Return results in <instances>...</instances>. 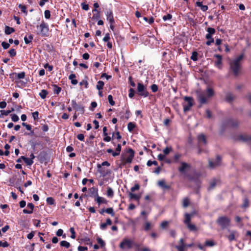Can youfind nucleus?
<instances>
[{
    "label": "nucleus",
    "mask_w": 251,
    "mask_h": 251,
    "mask_svg": "<svg viewBox=\"0 0 251 251\" xmlns=\"http://www.w3.org/2000/svg\"><path fill=\"white\" fill-rule=\"evenodd\" d=\"M214 94L213 90L208 87L205 92H202L198 93V99L199 102L201 104L206 103L208 99L212 97Z\"/></svg>",
    "instance_id": "f257e3e1"
},
{
    "label": "nucleus",
    "mask_w": 251,
    "mask_h": 251,
    "mask_svg": "<svg viewBox=\"0 0 251 251\" xmlns=\"http://www.w3.org/2000/svg\"><path fill=\"white\" fill-rule=\"evenodd\" d=\"M37 35L48 36L49 33V27L47 23L42 21L40 25L36 26V30L34 32Z\"/></svg>",
    "instance_id": "f03ea898"
},
{
    "label": "nucleus",
    "mask_w": 251,
    "mask_h": 251,
    "mask_svg": "<svg viewBox=\"0 0 251 251\" xmlns=\"http://www.w3.org/2000/svg\"><path fill=\"white\" fill-rule=\"evenodd\" d=\"M244 54H241L230 63V68L234 75H237L241 67V61L243 59Z\"/></svg>",
    "instance_id": "7ed1b4c3"
},
{
    "label": "nucleus",
    "mask_w": 251,
    "mask_h": 251,
    "mask_svg": "<svg viewBox=\"0 0 251 251\" xmlns=\"http://www.w3.org/2000/svg\"><path fill=\"white\" fill-rule=\"evenodd\" d=\"M217 223L222 229H225L229 226L230 219L227 216H220L217 220Z\"/></svg>",
    "instance_id": "20e7f679"
},
{
    "label": "nucleus",
    "mask_w": 251,
    "mask_h": 251,
    "mask_svg": "<svg viewBox=\"0 0 251 251\" xmlns=\"http://www.w3.org/2000/svg\"><path fill=\"white\" fill-rule=\"evenodd\" d=\"M206 31L208 33L206 34L205 36L206 39H207V41L206 42V44L207 46H210L211 44L214 41L212 35L215 34L216 30L214 28L208 27L206 29Z\"/></svg>",
    "instance_id": "39448f33"
},
{
    "label": "nucleus",
    "mask_w": 251,
    "mask_h": 251,
    "mask_svg": "<svg viewBox=\"0 0 251 251\" xmlns=\"http://www.w3.org/2000/svg\"><path fill=\"white\" fill-rule=\"evenodd\" d=\"M184 100L186 102L183 103V111L184 112H186L189 111L193 105V100L192 97H185Z\"/></svg>",
    "instance_id": "423d86ee"
},
{
    "label": "nucleus",
    "mask_w": 251,
    "mask_h": 251,
    "mask_svg": "<svg viewBox=\"0 0 251 251\" xmlns=\"http://www.w3.org/2000/svg\"><path fill=\"white\" fill-rule=\"evenodd\" d=\"M137 92L139 95L142 96L144 98L149 96V93L147 90L146 87L141 83H138L137 84Z\"/></svg>",
    "instance_id": "0eeeda50"
},
{
    "label": "nucleus",
    "mask_w": 251,
    "mask_h": 251,
    "mask_svg": "<svg viewBox=\"0 0 251 251\" xmlns=\"http://www.w3.org/2000/svg\"><path fill=\"white\" fill-rule=\"evenodd\" d=\"M133 242L132 240L127 238H125L121 242L120 244V248L122 249H125L126 248L130 249L131 248Z\"/></svg>",
    "instance_id": "6e6552de"
},
{
    "label": "nucleus",
    "mask_w": 251,
    "mask_h": 251,
    "mask_svg": "<svg viewBox=\"0 0 251 251\" xmlns=\"http://www.w3.org/2000/svg\"><path fill=\"white\" fill-rule=\"evenodd\" d=\"M93 190L96 193V196H97V198L95 201L99 204V205H100L101 203L106 204L107 203V201L103 197L99 196L98 190L96 188L92 187L91 188V190Z\"/></svg>",
    "instance_id": "1a4fd4ad"
},
{
    "label": "nucleus",
    "mask_w": 251,
    "mask_h": 251,
    "mask_svg": "<svg viewBox=\"0 0 251 251\" xmlns=\"http://www.w3.org/2000/svg\"><path fill=\"white\" fill-rule=\"evenodd\" d=\"M221 158L220 156L218 155L216 157V160L213 162L212 161H209V166L210 168H215L217 166H219L221 165Z\"/></svg>",
    "instance_id": "9d476101"
},
{
    "label": "nucleus",
    "mask_w": 251,
    "mask_h": 251,
    "mask_svg": "<svg viewBox=\"0 0 251 251\" xmlns=\"http://www.w3.org/2000/svg\"><path fill=\"white\" fill-rule=\"evenodd\" d=\"M129 151L130 152V154L123 159L125 164L131 163L134 157V151L132 149H129Z\"/></svg>",
    "instance_id": "9b49d317"
},
{
    "label": "nucleus",
    "mask_w": 251,
    "mask_h": 251,
    "mask_svg": "<svg viewBox=\"0 0 251 251\" xmlns=\"http://www.w3.org/2000/svg\"><path fill=\"white\" fill-rule=\"evenodd\" d=\"M198 141L199 147L202 145H205L207 143L206 137L203 134H201L198 135Z\"/></svg>",
    "instance_id": "f8f14e48"
},
{
    "label": "nucleus",
    "mask_w": 251,
    "mask_h": 251,
    "mask_svg": "<svg viewBox=\"0 0 251 251\" xmlns=\"http://www.w3.org/2000/svg\"><path fill=\"white\" fill-rule=\"evenodd\" d=\"M230 232L229 235H227L226 237L228 240L230 242L235 240L236 238L238 237V234L236 230H228Z\"/></svg>",
    "instance_id": "ddd939ff"
},
{
    "label": "nucleus",
    "mask_w": 251,
    "mask_h": 251,
    "mask_svg": "<svg viewBox=\"0 0 251 251\" xmlns=\"http://www.w3.org/2000/svg\"><path fill=\"white\" fill-rule=\"evenodd\" d=\"M34 207V205L32 203H28L27 205V208L29 209L27 210L26 209H25L23 210L24 213L25 214H31L33 212V210Z\"/></svg>",
    "instance_id": "4468645a"
},
{
    "label": "nucleus",
    "mask_w": 251,
    "mask_h": 251,
    "mask_svg": "<svg viewBox=\"0 0 251 251\" xmlns=\"http://www.w3.org/2000/svg\"><path fill=\"white\" fill-rule=\"evenodd\" d=\"M106 16L107 20L109 21V23H114V20L113 18L112 11L111 10L107 11L106 12Z\"/></svg>",
    "instance_id": "2eb2a0df"
},
{
    "label": "nucleus",
    "mask_w": 251,
    "mask_h": 251,
    "mask_svg": "<svg viewBox=\"0 0 251 251\" xmlns=\"http://www.w3.org/2000/svg\"><path fill=\"white\" fill-rule=\"evenodd\" d=\"M215 57L217 58V60L215 62V65L219 69L221 68V65L222 63V57L220 54H216L215 55Z\"/></svg>",
    "instance_id": "dca6fc26"
},
{
    "label": "nucleus",
    "mask_w": 251,
    "mask_h": 251,
    "mask_svg": "<svg viewBox=\"0 0 251 251\" xmlns=\"http://www.w3.org/2000/svg\"><path fill=\"white\" fill-rule=\"evenodd\" d=\"M112 225V221L108 218L106 220L105 223H102L100 225V228L102 230H104L106 229L107 226H110Z\"/></svg>",
    "instance_id": "f3484780"
},
{
    "label": "nucleus",
    "mask_w": 251,
    "mask_h": 251,
    "mask_svg": "<svg viewBox=\"0 0 251 251\" xmlns=\"http://www.w3.org/2000/svg\"><path fill=\"white\" fill-rule=\"evenodd\" d=\"M72 105L74 109H75L77 111H79L81 112H83V109L82 107L78 105L75 100L72 101Z\"/></svg>",
    "instance_id": "a211bd4d"
},
{
    "label": "nucleus",
    "mask_w": 251,
    "mask_h": 251,
    "mask_svg": "<svg viewBox=\"0 0 251 251\" xmlns=\"http://www.w3.org/2000/svg\"><path fill=\"white\" fill-rule=\"evenodd\" d=\"M181 166L179 168V171L181 173H183L187 169H188L190 167V165L185 162H182L181 163Z\"/></svg>",
    "instance_id": "6ab92c4d"
},
{
    "label": "nucleus",
    "mask_w": 251,
    "mask_h": 251,
    "mask_svg": "<svg viewBox=\"0 0 251 251\" xmlns=\"http://www.w3.org/2000/svg\"><path fill=\"white\" fill-rule=\"evenodd\" d=\"M240 139L244 142H248L249 144H251V136L247 135H242L240 136Z\"/></svg>",
    "instance_id": "aec40b11"
},
{
    "label": "nucleus",
    "mask_w": 251,
    "mask_h": 251,
    "mask_svg": "<svg viewBox=\"0 0 251 251\" xmlns=\"http://www.w3.org/2000/svg\"><path fill=\"white\" fill-rule=\"evenodd\" d=\"M196 4L197 6L200 7L201 10L203 12L207 11L208 9V6L207 5H202V2L197 1Z\"/></svg>",
    "instance_id": "412c9836"
},
{
    "label": "nucleus",
    "mask_w": 251,
    "mask_h": 251,
    "mask_svg": "<svg viewBox=\"0 0 251 251\" xmlns=\"http://www.w3.org/2000/svg\"><path fill=\"white\" fill-rule=\"evenodd\" d=\"M76 76L75 74H72L69 76V79L71 80V83L73 85H76L77 83V80L75 79Z\"/></svg>",
    "instance_id": "4be33fe9"
},
{
    "label": "nucleus",
    "mask_w": 251,
    "mask_h": 251,
    "mask_svg": "<svg viewBox=\"0 0 251 251\" xmlns=\"http://www.w3.org/2000/svg\"><path fill=\"white\" fill-rule=\"evenodd\" d=\"M21 158H22V159L25 161V163H26L27 165H31L33 163V161L29 158H26L22 156H21Z\"/></svg>",
    "instance_id": "5701e85b"
},
{
    "label": "nucleus",
    "mask_w": 251,
    "mask_h": 251,
    "mask_svg": "<svg viewBox=\"0 0 251 251\" xmlns=\"http://www.w3.org/2000/svg\"><path fill=\"white\" fill-rule=\"evenodd\" d=\"M121 151V146L120 144H118L117 148L116 149V151L114 152H113L112 156L114 157H115L116 156H118L120 154V151Z\"/></svg>",
    "instance_id": "b1692460"
},
{
    "label": "nucleus",
    "mask_w": 251,
    "mask_h": 251,
    "mask_svg": "<svg viewBox=\"0 0 251 251\" xmlns=\"http://www.w3.org/2000/svg\"><path fill=\"white\" fill-rule=\"evenodd\" d=\"M192 215L188 213H186L185 214V219H184V223L186 225L190 223Z\"/></svg>",
    "instance_id": "393cba45"
},
{
    "label": "nucleus",
    "mask_w": 251,
    "mask_h": 251,
    "mask_svg": "<svg viewBox=\"0 0 251 251\" xmlns=\"http://www.w3.org/2000/svg\"><path fill=\"white\" fill-rule=\"evenodd\" d=\"M104 85V83L101 80H99L97 82V84L96 85V88L99 91L102 90L103 88Z\"/></svg>",
    "instance_id": "a878e982"
},
{
    "label": "nucleus",
    "mask_w": 251,
    "mask_h": 251,
    "mask_svg": "<svg viewBox=\"0 0 251 251\" xmlns=\"http://www.w3.org/2000/svg\"><path fill=\"white\" fill-rule=\"evenodd\" d=\"M106 195L108 198H112L114 196V192L110 187H108L106 191Z\"/></svg>",
    "instance_id": "bb28decb"
},
{
    "label": "nucleus",
    "mask_w": 251,
    "mask_h": 251,
    "mask_svg": "<svg viewBox=\"0 0 251 251\" xmlns=\"http://www.w3.org/2000/svg\"><path fill=\"white\" fill-rule=\"evenodd\" d=\"M15 31V30L13 28L9 27L8 26H6L5 27V33L6 34L9 35Z\"/></svg>",
    "instance_id": "cd10ccee"
},
{
    "label": "nucleus",
    "mask_w": 251,
    "mask_h": 251,
    "mask_svg": "<svg viewBox=\"0 0 251 251\" xmlns=\"http://www.w3.org/2000/svg\"><path fill=\"white\" fill-rule=\"evenodd\" d=\"M129 197L131 199H134L136 201H139L140 199V196L139 195L135 194L132 193L129 194Z\"/></svg>",
    "instance_id": "c85d7f7f"
},
{
    "label": "nucleus",
    "mask_w": 251,
    "mask_h": 251,
    "mask_svg": "<svg viewBox=\"0 0 251 251\" xmlns=\"http://www.w3.org/2000/svg\"><path fill=\"white\" fill-rule=\"evenodd\" d=\"M235 221L236 223H238V226L240 227L243 226V224L242 222V219L239 216H236L235 217Z\"/></svg>",
    "instance_id": "c756f323"
},
{
    "label": "nucleus",
    "mask_w": 251,
    "mask_h": 251,
    "mask_svg": "<svg viewBox=\"0 0 251 251\" xmlns=\"http://www.w3.org/2000/svg\"><path fill=\"white\" fill-rule=\"evenodd\" d=\"M52 89L53 92L56 94H58L61 90V87L55 84L52 85Z\"/></svg>",
    "instance_id": "7c9ffc66"
},
{
    "label": "nucleus",
    "mask_w": 251,
    "mask_h": 251,
    "mask_svg": "<svg viewBox=\"0 0 251 251\" xmlns=\"http://www.w3.org/2000/svg\"><path fill=\"white\" fill-rule=\"evenodd\" d=\"M135 246L136 247V251H151V250L148 248H140L139 245L138 244H135Z\"/></svg>",
    "instance_id": "2f4dec72"
},
{
    "label": "nucleus",
    "mask_w": 251,
    "mask_h": 251,
    "mask_svg": "<svg viewBox=\"0 0 251 251\" xmlns=\"http://www.w3.org/2000/svg\"><path fill=\"white\" fill-rule=\"evenodd\" d=\"M60 245L61 247H65L67 249L69 248L70 247V243L66 241H61L60 243Z\"/></svg>",
    "instance_id": "473e14b6"
},
{
    "label": "nucleus",
    "mask_w": 251,
    "mask_h": 251,
    "mask_svg": "<svg viewBox=\"0 0 251 251\" xmlns=\"http://www.w3.org/2000/svg\"><path fill=\"white\" fill-rule=\"evenodd\" d=\"M33 36L32 35H29L28 37L25 36L24 38L25 42L26 44H28L30 42H31L33 40Z\"/></svg>",
    "instance_id": "72a5a7b5"
},
{
    "label": "nucleus",
    "mask_w": 251,
    "mask_h": 251,
    "mask_svg": "<svg viewBox=\"0 0 251 251\" xmlns=\"http://www.w3.org/2000/svg\"><path fill=\"white\" fill-rule=\"evenodd\" d=\"M135 127V124L132 122H129L127 125L128 130L129 132H132Z\"/></svg>",
    "instance_id": "f704fd0d"
},
{
    "label": "nucleus",
    "mask_w": 251,
    "mask_h": 251,
    "mask_svg": "<svg viewBox=\"0 0 251 251\" xmlns=\"http://www.w3.org/2000/svg\"><path fill=\"white\" fill-rule=\"evenodd\" d=\"M48 92L46 90H42L41 92L39 93V95L42 99H44L46 98Z\"/></svg>",
    "instance_id": "c9c22d12"
},
{
    "label": "nucleus",
    "mask_w": 251,
    "mask_h": 251,
    "mask_svg": "<svg viewBox=\"0 0 251 251\" xmlns=\"http://www.w3.org/2000/svg\"><path fill=\"white\" fill-rule=\"evenodd\" d=\"M158 184L160 187H162L163 188L168 189L169 188V186L165 184V182L164 180L159 181L158 182Z\"/></svg>",
    "instance_id": "e433bc0d"
},
{
    "label": "nucleus",
    "mask_w": 251,
    "mask_h": 251,
    "mask_svg": "<svg viewBox=\"0 0 251 251\" xmlns=\"http://www.w3.org/2000/svg\"><path fill=\"white\" fill-rule=\"evenodd\" d=\"M188 228L191 230V231H196L197 230V228L195 225L192 224L191 223H189L187 225Z\"/></svg>",
    "instance_id": "4c0bfd02"
},
{
    "label": "nucleus",
    "mask_w": 251,
    "mask_h": 251,
    "mask_svg": "<svg viewBox=\"0 0 251 251\" xmlns=\"http://www.w3.org/2000/svg\"><path fill=\"white\" fill-rule=\"evenodd\" d=\"M143 19L146 22H148L149 24L151 25L154 22V18L152 17H151L149 19L147 17H144Z\"/></svg>",
    "instance_id": "58836bf2"
},
{
    "label": "nucleus",
    "mask_w": 251,
    "mask_h": 251,
    "mask_svg": "<svg viewBox=\"0 0 251 251\" xmlns=\"http://www.w3.org/2000/svg\"><path fill=\"white\" fill-rule=\"evenodd\" d=\"M93 12H96L97 13L96 14H94L93 16V17L92 18L94 19H98L100 18V13H99V11L96 9H94L93 10Z\"/></svg>",
    "instance_id": "ea45409f"
},
{
    "label": "nucleus",
    "mask_w": 251,
    "mask_h": 251,
    "mask_svg": "<svg viewBox=\"0 0 251 251\" xmlns=\"http://www.w3.org/2000/svg\"><path fill=\"white\" fill-rule=\"evenodd\" d=\"M105 212L109 214H110L112 216H114L115 215L113 209L111 207L106 209Z\"/></svg>",
    "instance_id": "a19ab883"
},
{
    "label": "nucleus",
    "mask_w": 251,
    "mask_h": 251,
    "mask_svg": "<svg viewBox=\"0 0 251 251\" xmlns=\"http://www.w3.org/2000/svg\"><path fill=\"white\" fill-rule=\"evenodd\" d=\"M19 7L21 9V11L24 12L26 15L27 14V11L26 10V7L25 5L22 4L19 5Z\"/></svg>",
    "instance_id": "79ce46f5"
},
{
    "label": "nucleus",
    "mask_w": 251,
    "mask_h": 251,
    "mask_svg": "<svg viewBox=\"0 0 251 251\" xmlns=\"http://www.w3.org/2000/svg\"><path fill=\"white\" fill-rule=\"evenodd\" d=\"M47 202L50 205H53L54 203V200L52 197H48L46 200Z\"/></svg>",
    "instance_id": "37998d69"
},
{
    "label": "nucleus",
    "mask_w": 251,
    "mask_h": 251,
    "mask_svg": "<svg viewBox=\"0 0 251 251\" xmlns=\"http://www.w3.org/2000/svg\"><path fill=\"white\" fill-rule=\"evenodd\" d=\"M97 240L101 247H103L105 246V242L101 238L98 237Z\"/></svg>",
    "instance_id": "c03bdc74"
},
{
    "label": "nucleus",
    "mask_w": 251,
    "mask_h": 251,
    "mask_svg": "<svg viewBox=\"0 0 251 251\" xmlns=\"http://www.w3.org/2000/svg\"><path fill=\"white\" fill-rule=\"evenodd\" d=\"M70 231L71 233V238L72 239L75 238V232L74 227H71L70 228Z\"/></svg>",
    "instance_id": "a18cd8bd"
},
{
    "label": "nucleus",
    "mask_w": 251,
    "mask_h": 251,
    "mask_svg": "<svg viewBox=\"0 0 251 251\" xmlns=\"http://www.w3.org/2000/svg\"><path fill=\"white\" fill-rule=\"evenodd\" d=\"M172 150V148L171 147H166L163 150V151L164 153V155H165L168 154Z\"/></svg>",
    "instance_id": "49530a36"
},
{
    "label": "nucleus",
    "mask_w": 251,
    "mask_h": 251,
    "mask_svg": "<svg viewBox=\"0 0 251 251\" xmlns=\"http://www.w3.org/2000/svg\"><path fill=\"white\" fill-rule=\"evenodd\" d=\"M205 245L208 247H212L214 245V243L212 240H207L205 241Z\"/></svg>",
    "instance_id": "de8ad7c7"
},
{
    "label": "nucleus",
    "mask_w": 251,
    "mask_h": 251,
    "mask_svg": "<svg viewBox=\"0 0 251 251\" xmlns=\"http://www.w3.org/2000/svg\"><path fill=\"white\" fill-rule=\"evenodd\" d=\"M108 101L109 102V103L111 105H114L115 104V101L113 100V97L112 95H108Z\"/></svg>",
    "instance_id": "09e8293b"
},
{
    "label": "nucleus",
    "mask_w": 251,
    "mask_h": 251,
    "mask_svg": "<svg viewBox=\"0 0 251 251\" xmlns=\"http://www.w3.org/2000/svg\"><path fill=\"white\" fill-rule=\"evenodd\" d=\"M172 15L170 14H168L167 15H164L163 17V20L164 21H166L167 20H170L172 19Z\"/></svg>",
    "instance_id": "8fccbe9b"
},
{
    "label": "nucleus",
    "mask_w": 251,
    "mask_h": 251,
    "mask_svg": "<svg viewBox=\"0 0 251 251\" xmlns=\"http://www.w3.org/2000/svg\"><path fill=\"white\" fill-rule=\"evenodd\" d=\"M147 165L148 166H151L152 165H154L157 166L158 165V163L156 161L149 160L147 162Z\"/></svg>",
    "instance_id": "3c124183"
},
{
    "label": "nucleus",
    "mask_w": 251,
    "mask_h": 251,
    "mask_svg": "<svg viewBox=\"0 0 251 251\" xmlns=\"http://www.w3.org/2000/svg\"><path fill=\"white\" fill-rule=\"evenodd\" d=\"M198 53L196 51H194L192 53V56H191V59L193 61H197L198 59L197 58Z\"/></svg>",
    "instance_id": "603ef678"
},
{
    "label": "nucleus",
    "mask_w": 251,
    "mask_h": 251,
    "mask_svg": "<svg viewBox=\"0 0 251 251\" xmlns=\"http://www.w3.org/2000/svg\"><path fill=\"white\" fill-rule=\"evenodd\" d=\"M234 99V97L230 94L227 95L226 97V100L228 102L231 101Z\"/></svg>",
    "instance_id": "864d4df0"
},
{
    "label": "nucleus",
    "mask_w": 251,
    "mask_h": 251,
    "mask_svg": "<svg viewBox=\"0 0 251 251\" xmlns=\"http://www.w3.org/2000/svg\"><path fill=\"white\" fill-rule=\"evenodd\" d=\"M45 17L47 19H49L50 17V12L49 10H46L44 12Z\"/></svg>",
    "instance_id": "5fc2aeb1"
},
{
    "label": "nucleus",
    "mask_w": 251,
    "mask_h": 251,
    "mask_svg": "<svg viewBox=\"0 0 251 251\" xmlns=\"http://www.w3.org/2000/svg\"><path fill=\"white\" fill-rule=\"evenodd\" d=\"M140 188V185L138 184H136L134 186L131 188L130 190L132 192H134L136 190H139Z\"/></svg>",
    "instance_id": "6e6d98bb"
},
{
    "label": "nucleus",
    "mask_w": 251,
    "mask_h": 251,
    "mask_svg": "<svg viewBox=\"0 0 251 251\" xmlns=\"http://www.w3.org/2000/svg\"><path fill=\"white\" fill-rule=\"evenodd\" d=\"M134 94H135V91L134 90V89L132 88H130L129 90V94H128L129 97L130 98H132L134 96Z\"/></svg>",
    "instance_id": "4d7b16f0"
},
{
    "label": "nucleus",
    "mask_w": 251,
    "mask_h": 251,
    "mask_svg": "<svg viewBox=\"0 0 251 251\" xmlns=\"http://www.w3.org/2000/svg\"><path fill=\"white\" fill-rule=\"evenodd\" d=\"M217 180H216L215 179L211 181L210 183L209 188H210V189L213 188L217 184Z\"/></svg>",
    "instance_id": "13d9d810"
},
{
    "label": "nucleus",
    "mask_w": 251,
    "mask_h": 251,
    "mask_svg": "<svg viewBox=\"0 0 251 251\" xmlns=\"http://www.w3.org/2000/svg\"><path fill=\"white\" fill-rule=\"evenodd\" d=\"M79 85L81 86H84L85 88H88V83L87 80H83L79 83Z\"/></svg>",
    "instance_id": "bf43d9fd"
},
{
    "label": "nucleus",
    "mask_w": 251,
    "mask_h": 251,
    "mask_svg": "<svg viewBox=\"0 0 251 251\" xmlns=\"http://www.w3.org/2000/svg\"><path fill=\"white\" fill-rule=\"evenodd\" d=\"M249 206V200L248 199L246 198L244 200V202L242 204V207L243 208H246Z\"/></svg>",
    "instance_id": "052dcab7"
},
{
    "label": "nucleus",
    "mask_w": 251,
    "mask_h": 251,
    "mask_svg": "<svg viewBox=\"0 0 251 251\" xmlns=\"http://www.w3.org/2000/svg\"><path fill=\"white\" fill-rule=\"evenodd\" d=\"M9 53L11 57H14L16 55V51L15 49H11L9 50Z\"/></svg>",
    "instance_id": "680f3d73"
},
{
    "label": "nucleus",
    "mask_w": 251,
    "mask_h": 251,
    "mask_svg": "<svg viewBox=\"0 0 251 251\" xmlns=\"http://www.w3.org/2000/svg\"><path fill=\"white\" fill-rule=\"evenodd\" d=\"M110 39V34L107 33L105 34V36L103 38V41L105 42H109Z\"/></svg>",
    "instance_id": "e2e57ef3"
},
{
    "label": "nucleus",
    "mask_w": 251,
    "mask_h": 251,
    "mask_svg": "<svg viewBox=\"0 0 251 251\" xmlns=\"http://www.w3.org/2000/svg\"><path fill=\"white\" fill-rule=\"evenodd\" d=\"M189 201L188 199L185 198L183 201V206L184 207H186L189 205Z\"/></svg>",
    "instance_id": "0e129e2a"
},
{
    "label": "nucleus",
    "mask_w": 251,
    "mask_h": 251,
    "mask_svg": "<svg viewBox=\"0 0 251 251\" xmlns=\"http://www.w3.org/2000/svg\"><path fill=\"white\" fill-rule=\"evenodd\" d=\"M114 136H115V137L118 140L121 139L122 138V136L120 135V132L118 131H116L115 133H113V137H114Z\"/></svg>",
    "instance_id": "69168bd1"
},
{
    "label": "nucleus",
    "mask_w": 251,
    "mask_h": 251,
    "mask_svg": "<svg viewBox=\"0 0 251 251\" xmlns=\"http://www.w3.org/2000/svg\"><path fill=\"white\" fill-rule=\"evenodd\" d=\"M11 119L12 121L16 122L19 120V118L16 114H14L11 115Z\"/></svg>",
    "instance_id": "338daca9"
},
{
    "label": "nucleus",
    "mask_w": 251,
    "mask_h": 251,
    "mask_svg": "<svg viewBox=\"0 0 251 251\" xmlns=\"http://www.w3.org/2000/svg\"><path fill=\"white\" fill-rule=\"evenodd\" d=\"M1 46H2V48L5 50V49H7L9 47L10 44L5 42H3L1 43Z\"/></svg>",
    "instance_id": "774afa93"
}]
</instances>
